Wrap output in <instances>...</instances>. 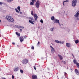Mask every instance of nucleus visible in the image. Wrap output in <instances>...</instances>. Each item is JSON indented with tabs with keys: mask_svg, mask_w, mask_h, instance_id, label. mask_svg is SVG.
<instances>
[{
	"mask_svg": "<svg viewBox=\"0 0 79 79\" xmlns=\"http://www.w3.org/2000/svg\"><path fill=\"white\" fill-rule=\"evenodd\" d=\"M66 46L67 47H70V46H71V44H70L67 43H66Z\"/></svg>",
	"mask_w": 79,
	"mask_h": 79,
	"instance_id": "obj_15",
	"label": "nucleus"
},
{
	"mask_svg": "<svg viewBox=\"0 0 79 79\" xmlns=\"http://www.w3.org/2000/svg\"><path fill=\"white\" fill-rule=\"evenodd\" d=\"M50 47L51 48V50L52 53H54V52H55V49H54V48H53L52 47V46H50Z\"/></svg>",
	"mask_w": 79,
	"mask_h": 79,
	"instance_id": "obj_10",
	"label": "nucleus"
},
{
	"mask_svg": "<svg viewBox=\"0 0 79 79\" xmlns=\"http://www.w3.org/2000/svg\"><path fill=\"white\" fill-rule=\"evenodd\" d=\"M2 2H0V5L1 6H2Z\"/></svg>",
	"mask_w": 79,
	"mask_h": 79,
	"instance_id": "obj_37",
	"label": "nucleus"
},
{
	"mask_svg": "<svg viewBox=\"0 0 79 79\" xmlns=\"http://www.w3.org/2000/svg\"><path fill=\"white\" fill-rule=\"evenodd\" d=\"M15 33H16V35H18V36H20V34L19 33H18L17 32H16Z\"/></svg>",
	"mask_w": 79,
	"mask_h": 79,
	"instance_id": "obj_25",
	"label": "nucleus"
},
{
	"mask_svg": "<svg viewBox=\"0 0 79 79\" xmlns=\"http://www.w3.org/2000/svg\"><path fill=\"white\" fill-rule=\"evenodd\" d=\"M40 22L41 23H44V22L43 21V20H42V19H41L40 21Z\"/></svg>",
	"mask_w": 79,
	"mask_h": 79,
	"instance_id": "obj_34",
	"label": "nucleus"
},
{
	"mask_svg": "<svg viewBox=\"0 0 79 79\" xmlns=\"http://www.w3.org/2000/svg\"><path fill=\"white\" fill-rule=\"evenodd\" d=\"M31 49H32V50H34V46H32L31 47Z\"/></svg>",
	"mask_w": 79,
	"mask_h": 79,
	"instance_id": "obj_35",
	"label": "nucleus"
},
{
	"mask_svg": "<svg viewBox=\"0 0 79 79\" xmlns=\"http://www.w3.org/2000/svg\"><path fill=\"white\" fill-rule=\"evenodd\" d=\"M28 18L29 19H31V20L34 21V19H33V18L32 17H30Z\"/></svg>",
	"mask_w": 79,
	"mask_h": 79,
	"instance_id": "obj_19",
	"label": "nucleus"
},
{
	"mask_svg": "<svg viewBox=\"0 0 79 79\" xmlns=\"http://www.w3.org/2000/svg\"><path fill=\"white\" fill-rule=\"evenodd\" d=\"M70 70L71 71H73V70L71 69Z\"/></svg>",
	"mask_w": 79,
	"mask_h": 79,
	"instance_id": "obj_46",
	"label": "nucleus"
},
{
	"mask_svg": "<svg viewBox=\"0 0 79 79\" xmlns=\"http://www.w3.org/2000/svg\"><path fill=\"white\" fill-rule=\"evenodd\" d=\"M20 71L21 73L22 74H23V70L20 69Z\"/></svg>",
	"mask_w": 79,
	"mask_h": 79,
	"instance_id": "obj_28",
	"label": "nucleus"
},
{
	"mask_svg": "<svg viewBox=\"0 0 79 79\" xmlns=\"http://www.w3.org/2000/svg\"><path fill=\"white\" fill-rule=\"evenodd\" d=\"M72 56H73V57L74 58V55H73V54H72Z\"/></svg>",
	"mask_w": 79,
	"mask_h": 79,
	"instance_id": "obj_42",
	"label": "nucleus"
},
{
	"mask_svg": "<svg viewBox=\"0 0 79 79\" xmlns=\"http://www.w3.org/2000/svg\"><path fill=\"white\" fill-rule=\"evenodd\" d=\"M2 47H3V48H4V46H2Z\"/></svg>",
	"mask_w": 79,
	"mask_h": 79,
	"instance_id": "obj_49",
	"label": "nucleus"
},
{
	"mask_svg": "<svg viewBox=\"0 0 79 79\" xmlns=\"http://www.w3.org/2000/svg\"><path fill=\"white\" fill-rule=\"evenodd\" d=\"M34 2H30V5L32 6V5H34Z\"/></svg>",
	"mask_w": 79,
	"mask_h": 79,
	"instance_id": "obj_27",
	"label": "nucleus"
},
{
	"mask_svg": "<svg viewBox=\"0 0 79 79\" xmlns=\"http://www.w3.org/2000/svg\"><path fill=\"white\" fill-rule=\"evenodd\" d=\"M77 20H78V21H79V17L78 19L77 18Z\"/></svg>",
	"mask_w": 79,
	"mask_h": 79,
	"instance_id": "obj_44",
	"label": "nucleus"
},
{
	"mask_svg": "<svg viewBox=\"0 0 79 79\" xmlns=\"http://www.w3.org/2000/svg\"><path fill=\"white\" fill-rule=\"evenodd\" d=\"M29 23H31V24H34V23L33 22V21H32V20H29Z\"/></svg>",
	"mask_w": 79,
	"mask_h": 79,
	"instance_id": "obj_18",
	"label": "nucleus"
},
{
	"mask_svg": "<svg viewBox=\"0 0 79 79\" xmlns=\"http://www.w3.org/2000/svg\"><path fill=\"white\" fill-rule=\"evenodd\" d=\"M53 22H54V23H58V24H59L60 21H59V20L56 19L53 21Z\"/></svg>",
	"mask_w": 79,
	"mask_h": 79,
	"instance_id": "obj_8",
	"label": "nucleus"
},
{
	"mask_svg": "<svg viewBox=\"0 0 79 79\" xmlns=\"http://www.w3.org/2000/svg\"><path fill=\"white\" fill-rule=\"evenodd\" d=\"M51 19L52 21H55V17L54 16H52L51 17Z\"/></svg>",
	"mask_w": 79,
	"mask_h": 79,
	"instance_id": "obj_16",
	"label": "nucleus"
},
{
	"mask_svg": "<svg viewBox=\"0 0 79 79\" xmlns=\"http://www.w3.org/2000/svg\"><path fill=\"white\" fill-rule=\"evenodd\" d=\"M12 79H13V78H14V76L13 75H12Z\"/></svg>",
	"mask_w": 79,
	"mask_h": 79,
	"instance_id": "obj_40",
	"label": "nucleus"
},
{
	"mask_svg": "<svg viewBox=\"0 0 79 79\" xmlns=\"http://www.w3.org/2000/svg\"><path fill=\"white\" fill-rule=\"evenodd\" d=\"M59 26H61V25L60 24V23H59Z\"/></svg>",
	"mask_w": 79,
	"mask_h": 79,
	"instance_id": "obj_50",
	"label": "nucleus"
},
{
	"mask_svg": "<svg viewBox=\"0 0 79 79\" xmlns=\"http://www.w3.org/2000/svg\"><path fill=\"white\" fill-rule=\"evenodd\" d=\"M15 27H17V28H18V29H19V26L18 25H15Z\"/></svg>",
	"mask_w": 79,
	"mask_h": 79,
	"instance_id": "obj_30",
	"label": "nucleus"
},
{
	"mask_svg": "<svg viewBox=\"0 0 79 79\" xmlns=\"http://www.w3.org/2000/svg\"><path fill=\"white\" fill-rule=\"evenodd\" d=\"M67 31H69H69H68V30H67Z\"/></svg>",
	"mask_w": 79,
	"mask_h": 79,
	"instance_id": "obj_59",
	"label": "nucleus"
},
{
	"mask_svg": "<svg viewBox=\"0 0 79 79\" xmlns=\"http://www.w3.org/2000/svg\"><path fill=\"white\" fill-rule=\"evenodd\" d=\"M73 62L74 64H77V60H73Z\"/></svg>",
	"mask_w": 79,
	"mask_h": 79,
	"instance_id": "obj_17",
	"label": "nucleus"
},
{
	"mask_svg": "<svg viewBox=\"0 0 79 79\" xmlns=\"http://www.w3.org/2000/svg\"><path fill=\"white\" fill-rule=\"evenodd\" d=\"M13 0H7V2H9V3H10L11 2H12Z\"/></svg>",
	"mask_w": 79,
	"mask_h": 79,
	"instance_id": "obj_23",
	"label": "nucleus"
},
{
	"mask_svg": "<svg viewBox=\"0 0 79 79\" xmlns=\"http://www.w3.org/2000/svg\"><path fill=\"white\" fill-rule=\"evenodd\" d=\"M31 15H32V16H34L35 20V21H37V18H38V16H37V15L36 14H33V10H31Z\"/></svg>",
	"mask_w": 79,
	"mask_h": 79,
	"instance_id": "obj_2",
	"label": "nucleus"
},
{
	"mask_svg": "<svg viewBox=\"0 0 79 79\" xmlns=\"http://www.w3.org/2000/svg\"><path fill=\"white\" fill-rule=\"evenodd\" d=\"M19 29H24V27L22 26H19Z\"/></svg>",
	"mask_w": 79,
	"mask_h": 79,
	"instance_id": "obj_21",
	"label": "nucleus"
},
{
	"mask_svg": "<svg viewBox=\"0 0 79 79\" xmlns=\"http://www.w3.org/2000/svg\"><path fill=\"white\" fill-rule=\"evenodd\" d=\"M75 72L76 74H77V75L79 76V71H78V70H77V69H75Z\"/></svg>",
	"mask_w": 79,
	"mask_h": 79,
	"instance_id": "obj_9",
	"label": "nucleus"
},
{
	"mask_svg": "<svg viewBox=\"0 0 79 79\" xmlns=\"http://www.w3.org/2000/svg\"><path fill=\"white\" fill-rule=\"evenodd\" d=\"M1 23V20L0 19V23Z\"/></svg>",
	"mask_w": 79,
	"mask_h": 79,
	"instance_id": "obj_53",
	"label": "nucleus"
},
{
	"mask_svg": "<svg viewBox=\"0 0 79 79\" xmlns=\"http://www.w3.org/2000/svg\"><path fill=\"white\" fill-rule=\"evenodd\" d=\"M79 11H78L76 14L74 15L75 18H77L79 16Z\"/></svg>",
	"mask_w": 79,
	"mask_h": 79,
	"instance_id": "obj_11",
	"label": "nucleus"
},
{
	"mask_svg": "<svg viewBox=\"0 0 79 79\" xmlns=\"http://www.w3.org/2000/svg\"><path fill=\"white\" fill-rule=\"evenodd\" d=\"M21 8V7L19 6H18L17 7V9H18V10L19 11H21V9H20Z\"/></svg>",
	"mask_w": 79,
	"mask_h": 79,
	"instance_id": "obj_22",
	"label": "nucleus"
},
{
	"mask_svg": "<svg viewBox=\"0 0 79 79\" xmlns=\"http://www.w3.org/2000/svg\"><path fill=\"white\" fill-rule=\"evenodd\" d=\"M18 46H19V45H17V46L18 47Z\"/></svg>",
	"mask_w": 79,
	"mask_h": 79,
	"instance_id": "obj_55",
	"label": "nucleus"
},
{
	"mask_svg": "<svg viewBox=\"0 0 79 79\" xmlns=\"http://www.w3.org/2000/svg\"><path fill=\"white\" fill-rule=\"evenodd\" d=\"M39 44H40V42H39V41H38L37 46L39 47Z\"/></svg>",
	"mask_w": 79,
	"mask_h": 79,
	"instance_id": "obj_32",
	"label": "nucleus"
},
{
	"mask_svg": "<svg viewBox=\"0 0 79 79\" xmlns=\"http://www.w3.org/2000/svg\"><path fill=\"white\" fill-rule=\"evenodd\" d=\"M75 43L76 44H78V43H79V40H75Z\"/></svg>",
	"mask_w": 79,
	"mask_h": 79,
	"instance_id": "obj_26",
	"label": "nucleus"
},
{
	"mask_svg": "<svg viewBox=\"0 0 79 79\" xmlns=\"http://www.w3.org/2000/svg\"><path fill=\"white\" fill-rule=\"evenodd\" d=\"M18 69H19V67H15L14 68V71L15 72L18 71Z\"/></svg>",
	"mask_w": 79,
	"mask_h": 79,
	"instance_id": "obj_6",
	"label": "nucleus"
},
{
	"mask_svg": "<svg viewBox=\"0 0 79 79\" xmlns=\"http://www.w3.org/2000/svg\"><path fill=\"white\" fill-rule=\"evenodd\" d=\"M48 70H49V68H48Z\"/></svg>",
	"mask_w": 79,
	"mask_h": 79,
	"instance_id": "obj_51",
	"label": "nucleus"
},
{
	"mask_svg": "<svg viewBox=\"0 0 79 79\" xmlns=\"http://www.w3.org/2000/svg\"><path fill=\"white\" fill-rule=\"evenodd\" d=\"M20 32H22V29H20Z\"/></svg>",
	"mask_w": 79,
	"mask_h": 79,
	"instance_id": "obj_45",
	"label": "nucleus"
},
{
	"mask_svg": "<svg viewBox=\"0 0 79 79\" xmlns=\"http://www.w3.org/2000/svg\"><path fill=\"white\" fill-rule=\"evenodd\" d=\"M12 79H14V78H12Z\"/></svg>",
	"mask_w": 79,
	"mask_h": 79,
	"instance_id": "obj_58",
	"label": "nucleus"
},
{
	"mask_svg": "<svg viewBox=\"0 0 79 79\" xmlns=\"http://www.w3.org/2000/svg\"><path fill=\"white\" fill-rule=\"evenodd\" d=\"M20 14H22V12H20Z\"/></svg>",
	"mask_w": 79,
	"mask_h": 79,
	"instance_id": "obj_47",
	"label": "nucleus"
},
{
	"mask_svg": "<svg viewBox=\"0 0 79 79\" xmlns=\"http://www.w3.org/2000/svg\"><path fill=\"white\" fill-rule=\"evenodd\" d=\"M32 2H33V3H34L35 2H36V1L35 0H31Z\"/></svg>",
	"mask_w": 79,
	"mask_h": 79,
	"instance_id": "obj_33",
	"label": "nucleus"
},
{
	"mask_svg": "<svg viewBox=\"0 0 79 79\" xmlns=\"http://www.w3.org/2000/svg\"><path fill=\"white\" fill-rule=\"evenodd\" d=\"M32 79H37V76L36 75H32Z\"/></svg>",
	"mask_w": 79,
	"mask_h": 79,
	"instance_id": "obj_12",
	"label": "nucleus"
},
{
	"mask_svg": "<svg viewBox=\"0 0 79 79\" xmlns=\"http://www.w3.org/2000/svg\"><path fill=\"white\" fill-rule=\"evenodd\" d=\"M77 66L79 68V63H77Z\"/></svg>",
	"mask_w": 79,
	"mask_h": 79,
	"instance_id": "obj_31",
	"label": "nucleus"
},
{
	"mask_svg": "<svg viewBox=\"0 0 79 79\" xmlns=\"http://www.w3.org/2000/svg\"><path fill=\"white\" fill-rule=\"evenodd\" d=\"M2 79H6L5 78H2Z\"/></svg>",
	"mask_w": 79,
	"mask_h": 79,
	"instance_id": "obj_48",
	"label": "nucleus"
},
{
	"mask_svg": "<svg viewBox=\"0 0 79 79\" xmlns=\"http://www.w3.org/2000/svg\"><path fill=\"white\" fill-rule=\"evenodd\" d=\"M28 62H29V60L27 59H24L22 61V63L23 64H26L27 63H28Z\"/></svg>",
	"mask_w": 79,
	"mask_h": 79,
	"instance_id": "obj_4",
	"label": "nucleus"
},
{
	"mask_svg": "<svg viewBox=\"0 0 79 79\" xmlns=\"http://www.w3.org/2000/svg\"><path fill=\"white\" fill-rule=\"evenodd\" d=\"M23 40H24V38L23 37H20V41L21 42H23Z\"/></svg>",
	"mask_w": 79,
	"mask_h": 79,
	"instance_id": "obj_14",
	"label": "nucleus"
},
{
	"mask_svg": "<svg viewBox=\"0 0 79 79\" xmlns=\"http://www.w3.org/2000/svg\"><path fill=\"white\" fill-rule=\"evenodd\" d=\"M67 29H68V28H67Z\"/></svg>",
	"mask_w": 79,
	"mask_h": 79,
	"instance_id": "obj_57",
	"label": "nucleus"
},
{
	"mask_svg": "<svg viewBox=\"0 0 79 79\" xmlns=\"http://www.w3.org/2000/svg\"><path fill=\"white\" fill-rule=\"evenodd\" d=\"M1 37V34H0V37Z\"/></svg>",
	"mask_w": 79,
	"mask_h": 79,
	"instance_id": "obj_52",
	"label": "nucleus"
},
{
	"mask_svg": "<svg viewBox=\"0 0 79 79\" xmlns=\"http://www.w3.org/2000/svg\"><path fill=\"white\" fill-rule=\"evenodd\" d=\"M6 18L7 21H8L9 22L12 23L13 21H14V19H13V18L11 17L10 16H6Z\"/></svg>",
	"mask_w": 79,
	"mask_h": 79,
	"instance_id": "obj_1",
	"label": "nucleus"
},
{
	"mask_svg": "<svg viewBox=\"0 0 79 79\" xmlns=\"http://www.w3.org/2000/svg\"><path fill=\"white\" fill-rule=\"evenodd\" d=\"M53 29H55V28L53 27V28H51L50 30L51 31L53 32Z\"/></svg>",
	"mask_w": 79,
	"mask_h": 79,
	"instance_id": "obj_24",
	"label": "nucleus"
},
{
	"mask_svg": "<svg viewBox=\"0 0 79 79\" xmlns=\"http://www.w3.org/2000/svg\"><path fill=\"white\" fill-rule=\"evenodd\" d=\"M34 69H35V70H36V68H35V66L34 67Z\"/></svg>",
	"mask_w": 79,
	"mask_h": 79,
	"instance_id": "obj_38",
	"label": "nucleus"
},
{
	"mask_svg": "<svg viewBox=\"0 0 79 79\" xmlns=\"http://www.w3.org/2000/svg\"><path fill=\"white\" fill-rule=\"evenodd\" d=\"M64 64H66V62L65 61H64Z\"/></svg>",
	"mask_w": 79,
	"mask_h": 79,
	"instance_id": "obj_39",
	"label": "nucleus"
},
{
	"mask_svg": "<svg viewBox=\"0 0 79 79\" xmlns=\"http://www.w3.org/2000/svg\"><path fill=\"white\" fill-rule=\"evenodd\" d=\"M58 56L60 60H63V57H62L61 55H58Z\"/></svg>",
	"mask_w": 79,
	"mask_h": 79,
	"instance_id": "obj_13",
	"label": "nucleus"
},
{
	"mask_svg": "<svg viewBox=\"0 0 79 79\" xmlns=\"http://www.w3.org/2000/svg\"><path fill=\"white\" fill-rule=\"evenodd\" d=\"M69 2V1L68 0H66L65 1H64L63 2V5L64 6V3L65 2Z\"/></svg>",
	"mask_w": 79,
	"mask_h": 79,
	"instance_id": "obj_20",
	"label": "nucleus"
},
{
	"mask_svg": "<svg viewBox=\"0 0 79 79\" xmlns=\"http://www.w3.org/2000/svg\"><path fill=\"white\" fill-rule=\"evenodd\" d=\"M12 44H13V45H15V43H13Z\"/></svg>",
	"mask_w": 79,
	"mask_h": 79,
	"instance_id": "obj_43",
	"label": "nucleus"
},
{
	"mask_svg": "<svg viewBox=\"0 0 79 79\" xmlns=\"http://www.w3.org/2000/svg\"><path fill=\"white\" fill-rule=\"evenodd\" d=\"M67 74V73H66V72H64V76H66V75Z\"/></svg>",
	"mask_w": 79,
	"mask_h": 79,
	"instance_id": "obj_36",
	"label": "nucleus"
},
{
	"mask_svg": "<svg viewBox=\"0 0 79 79\" xmlns=\"http://www.w3.org/2000/svg\"><path fill=\"white\" fill-rule=\"evenodd\" d=\"M5 0V1H6V0Z\"/></svg>",
	"mask_w": 79,
	"mask_h": 79,
	"instance_id": "obj_56",
	"label": "nucleus"
},
{
	"mask_svg": "<svg viewBox=\"0 0 79 79\" xmlns=\"http://www.w3.org/2000/svg\"><path fill=\"white\" fill-rule=\"evenodd\" d=\"M61 25H62V26H63V24H61Z\"/></svg>",
	"mask_w": 79,
	"mask_h": 79,
	"instance_id": "obj_54",
	"label": "nucleus"
},
{
	"mask_svg": "<svg viewBox=\"0 0 79 79\" xmlns=\"http://www.w3.org/2000/svg\"><path fill=\"white\" fill-rule=\"evenodd\" d=\"M72 5L73 7H75L76 6V3H77V1L76 0H73L72 2Z\"/></svg>",
	"mask_w": 79,
	"mask_h": 79,
	"instance_id": "obj_3",
	"label": "nucleus"
},
{
	"mask_svg": "<svg viewBox=\"0 0 79 79\" xmlns=\"http://www.w3.org/2000/svg\"><path fill=\"white\" fill-rule=\"evenodd\" d=\"M23 37L24 39H26V38L27 36H23Z\"/></svg>",
	"mask_w": 79,
	"mask_h": 79,
	"instance_id": "obj_41",
	"label": "nucleus"
},
{
	"mask_svg": "<svg viewBox=\"0 0 79 79\" xmlns=\"http://www.w3.org/2000/svg\"><path fill=\"white\" fill-rule=\"evenodd\" d=\"M35 5L37 8H39V6H40V2L39 1H37L36 2Z\"/></svg>",
	"mask_w": 79,
	"mask_h": 79,
	"instance_id": "obj_5",
	"label": "nucleus"
},
{
	"mask_svg": "<svg viewBox=\"0 0 79 79\" xmlns=\"http://www.w3.org/2000/svg\"><path fill=\"white\" fill-rule=\"evenodd\" d=\"M15 10L17 13H19V10H18L17 8L15 9Z\"/></svg>",
	"mask_w": 79,
	"mask_h": 79,
	"instance_id": "obj_29",
	"label": "nucleus"
},
{
	"mask_svg": "<svg viewBox=\"0 0 79 79\" xmlns=\"http://www.w3.org/2000/svg\"><path fill=\"white\" fill-rule=\"evenodd\" d=\"M55 42L57 44H63V43H64L63 42H61V41H58V40H55Z\"/></svg>",
	"mask_w": 79,
	"mask_h": 79,
	"instance_id": "obj_7",
	"label": "nucleus"
}]
</instances>
